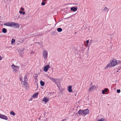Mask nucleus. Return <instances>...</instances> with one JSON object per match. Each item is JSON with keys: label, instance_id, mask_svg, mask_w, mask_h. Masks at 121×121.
<instances>
[{"label": "nucleus", "instance_id": "obj_22", "mask_svg": "<svg viewBox=\"0 0 121 121\" xmlns=\"http://www.w3.org/2000/svg\"><path fill=\"white\" fill-rule=\"evenodd\" d=\"M38 94V92H36V93H35V94H34L32 96L33 97H36L37 96Z\"/></svg>", "mask_w": 121, "mask_h": 121}, {"label": "nucleus", "instance_id": "obj_29", "mask_svg": "<svg viewBox=\"0 0 121 121\" xmlns=\"http://www.w3.org/2000/svg\"><path fill=\"white\" fill-rule=\"evenodd\" d=\"M108 90V88H105L104 90L105 92H107Z\"/></svg>", "mask_w": 121, "mask_h": 121}, {"label": "nucleus", "instance_id": "obj_14", "mask_svg": "<svg viewBox=\"0 0 121 121\" xmlns=\"http://www.w3.org/2000/svg\"><path fill=\"white\" fill-rule=\"evenodd\" d=\"M78 114L80 115V114H83V111L81 110V109L78 112Z\"/></svg>", "mask_w": 121, "mask_h": 121}, {"label": "nucleus", "instance_id": "obj_44", "mask_svg": "<svg viewBox=\"0 0 121 121\" xmlns=\"http://www.w3.org/2000/svg\"><path fill=\"white\" fill-rule=\"evenodd\" d=\"M43 1L44 2H45L46 1V0H43Z\"/></svg>", "mask_w": 121, "mask_h": 121}, {"label": "nucleus", "instance_id": "obj_16", "mask_svg": "<svg viewBox=\"0 0 121 121\" xmlns=\"http://www.w3.org/2000/svg\"><path fill=\"white\" fill-rule=\"evenodd\" d=\"M48 101V99L46 97H44L43 100V101L46 103Z\"/></svg>", "mask_w": 121, "mask_h": 121}, {"label": "nucleus", "instance_id": "obj_7", "mask_svg": "<svg viewBox=\"0 0 121 121\" xmlns=\"http://www.w3.org/2000/svg\"><path fill=\"white\" fill-rule=\"evenodd\" d=\"M95 88L96 87L95 86H93L92 87H91L89 88L88 91L91 92L92 91V90H94Z\"/></svg>", "mask_w": 121, "mask_h": 121}, {"label": "nucleus", "instance_id": "obj_25", "mask_svg": "<svg viewBox=\"0 0 121 121\" xmlns=\"http://www.w3.org/2000/svg\"><path fill=\"white\" fill-rule=\"evenodd\" d=\"M117 64H119L121 65V61L117 60Z\"/></svg>", "mask_w": 121, "mask_h": 121}, {"label": "nucleus", "instance_id": "obj_4", "mask_svg": "<svg viewBox=\"0 0 121 121\" xmlns=\"http://www.w3.org/2000/svg\"><path fill=\"white\" fill-rule=\"evenodd\" d=\"M12 68H13V71L15 73H17L18 72V70H16L15 68H17L18 69H19L18 66H15L14 64H13L12 65Z\"/></svg>", "mask_w": 121, "mask_h": 121}, {"label": "nucleus", "instance_id": "obj_21", "mask_svg": "<svg viewBox=\"0 0 121 121\" xmlns=\"http://www.w3.org/2000/svg\"><path fill=\"white\" fill-rule=\"evenodd\" d=\"M57 30L58 32H61L62 31V29L61 28H59L57 29Z\"/></svg>", "mask_w": 121, "mask_h": 121}, {"label": "nucleus", "instance_id": "obj_24", "mask_svg": "<svg viewBox=\"0 0 121 121\" xmlns=\"http://www.w3.org/2000/svg\"><path fill=\"white\" fill-rule=\"evenodd\" d=\"M105 120L104 118H102L97 121H104Z\"/></svg>", "mask_w": 121, "mask_h": 121}, {"label": "nucleus", "instance_id": "obj_46", "mask_svg": "<svg viewBox=\"0 0 121 121\" xmlns=\"http://www.w3.org/2000/svg\"><path fill=\"white\" fill-rule=\"evenodd\" d=\"M17 17V18H18L19 17H20L19 16H18Z\"/></svg>", "mask_w": 121, "mask_h": 121}, {"label": "nucleus", "instance_id": "obj_39", "mask_svg": "<svg viewBox=\"0 0 121 121\" xmlns=\"http://www.w3.org/2000/svg\"><path fill=\"white\" fill-rule=\"evenodd\" d=\"M20 81H22V78H20Z\"/></svg>", "mask_w": 121, "mask_h": 121}, {"label": "nucleus", "instance_id": "obj_20", "mask_svg": "<svg viewBox=\"0 0 121 121\" xmlns=\"http://www.w3.org/2000/svg\"><path fill=\"white\" fill-rule=\"evenodd\" d=\"M109 10V9H108L107 7H105L103 9V10L104 11H108Z\"/></svg>", "mask_w": 121, "mask_h": 121}, {"label": "nucleus", "instance_id": "obj_51", "mask_svg": "<svg viewBox=\"0 0 121 121\" xmlns=\"http://www.w3.org/2000/svg\"><path fill=\"white\" fill-rule=\"evenodd\" d=\"M90 43H91V41H90Z\"/></svg>", "mask_w": 121, "mask_h": 121}, {"label": "nucleus", "instance_id": "obj_35", "mask_svg": "<svg viewBox=\"0 0 121 121\" xmlns=\"http://www.w3.org/2000/svg\"><path fill=\"white\" fill-rule=\"evenodd\" d=\"M22 14L23 15H24L25 14V11L23 12Z\"/></svg>", "mask_w": 121, "mask_h": 121}, {"label": "nucleus", "instance_id": "obj_47", "mask_svg": "<svg viewBox=\"0 0 121 121\" xmlns=\"http://www.w3.org/2000/svg\"><path fill=\"white\" fill-rule=\"evenodd\" d=\"M76 33H77V32H75V33L74 34H76Z\"/></svg>", "mask_w": 121, "mask_h": 121}, {"label": "nucleus", "instance_id": "obj_27", "mask_svg": "<svg viewBox=\"0 0 121 121\" xmlns=\"http://www.w3.org/2000/svg\"><path fill=\"white\" fill-rule=\"evenodd\" d=\"M24 81H26L27 80V77L26 75H25L24 77Z\"/></svg>", "mask_w": 121, "mask_h": 121}, {"label": "nucleus", "instance_id": "obj_38", "mask_svg": "<svg viewBox=\"0 0 121 121\" xmlns=\"http://www.w3.org/2000/svg\"><path fill=\"white\" fill-rule=\"evenodd\" d=\"M87 43L88 44L89 43V41L88 40H86V41Z\"/></svg>", "mask_w": 121, "mask_h": 121}, {"label": "nucleus", "instance_id": "obj_13", "mask_svg": "<svg viewBox=\"0 0 121 121\" xmlns=\"http://www.w3.org/2000/svg\"><path fill=\"white\" fill-rule=\"evenodd\" d=\"M77 8L76 7H72L71 8V10L74 12L76 11L77 10Z\"/></svg>", "mask_w": 121, "mask_h": 121}, {"label": "nucleus", "instance_id": "obj_12", "mask_svg": "<svg viewBox=\"0 0 121 121\" xmlns=\"http://www.w3.org/2000/svg\"><path fill=\"white\" fill-rule=\"evenodd\" d=\"M72 86H69L68 88V91H69V92H72Z\"/></svg>", "mask_w": 121, "mask_h": 121}, {"label": "nucleus", "instance_id": "obj_36", "mask_svg": "<svg viewBox=\"0 0 121 121\" xmlns=\"http://www.w3.org/2000/svg\"><path fill=\"white\" fill-rule=\"evenodd\" d=\"M22 11H19V13H20V14H22Z\"/></svg>", "mask_w": 121, "mask_h": 121}, {"label": "nucleus", "instance_id": "obj_37", "mask_svg": "<svg viewBox=\"0 0 121 121\" xmlns=\"http://www.w3.org/2000/svg\"><path fill=\"white\" fill-rule=\"evenodd\" d=\"M35 43H37L38 44H39L40 45H41V44H40V43L39 42H35Z\"/></svg>", "mask_w": 121, "mask_h": 121}, {"label": "nucleus", "instance_id": "obj_6", "mask_svg": "<svg viewBox=\"0 0 121 121\" xmlns=\"http://www.w3.org/2000/svg\"><path fill=\"white\" fill-rule=\"evenodd\" d=\"M50 66L49 65H47L46 66H45L44 68V70L45 72H47L48 69L49 68Z\"/></svg>", "mask_w": 121, "mask_h": 121}, {"label": "nucleus", "instance_id": "obj_11", "mask_svg": "<svg viewBox=\"0 0 121 121\" xmlns=\"http://www.w3.org/2000/svg\"><path fill=\"white\" fill-rule=\"evenodd\" d=\"M1 118L6 120H7L8 119V118L6 116L3 115H2Z\"/></svg>", "mask_w": 121, "mask_h": 121}, {"label": "nucleus", "instance_id": "obj_30", "mask_svg": "<svg viewBox=\"0 0 121 121\" xmlns=\"http://www.w3.org/2000/svg\"><path fill=\"white\" fill-rule=\"evenodd\" d=\"M117 92L118 93H120L121 91L120 89H117Z\"/></svg>", "mask_w": 121, "mask_h": 121}, {"label": "nucleus", "instance_id": "obj_34", "mask_svg": "<svg viewBox=\"0 0 121 121\" xmlns=\"http://www.w3.org/2000/svg\"><path fill=\"white\" fill-rule=\"evenodd\" d=\"M21 10H22V11H23L24 10V9L22 7L21 8Z\"/></svg>", "mask_w": 121, "mask_h": 121}, {"label": "nucleus", "instance_id": "obj_8", "mask_svg": "<svg viewBox=\"0 0 121 121\" xmlns=\"http://www.w3.org/2000/svg\"><path fill=\"white\" fill-rule=\"evenodd\" d=\"M23 50L21 49L18 51L19 55L22 57V54H23Z\"/></svg>", "mask_w": 121, "mask_h": 121}, {"label": "nucleus", "instance_id": "obj_48", "mask_svg": "<svg viewBox=\"0 0 121 121\" xmlns=\"http://www.w3.org/2000/svg\"><path fill=\"white\" fill-rule=\"evenodd\" d=\"M119 72V71H117V72Z\"/></svg>", "mask_w": 121, "mask_h": 121}, {"label": "nucleus", "instance_id": "obj_43", "mask_svg": "<svg viewBox=\"0 0 121 121\" xmlns=\"http://www.w3.org/2000/svg\"><path fill=\"white\" fill-rule=\"evenodd\" d=\"M70 17H67V18H65V19H68V18H69Z\"/></svg>", "mask_w": 121, "mask_h": 121}, {"label": "nucleus", "instance_id": "obj_28", "mask_svg": "<svg viewBox=\"0 0 121 121\" xmlns=\"http://www.w3.org/2000/svg\"><path fill=\"white\" fill-rule=\"evenodd\" d=\"M26 81H24V85H25L27 86V83L26 82Z\"/></svg>", "mask_w": 121, "mask_h": 121}, {"label": "nucleus", "instance_id": "obj_1", "mask_svg": "<svg viewBox=\"0 0 121 121\" xmlns=\"http://www.w3.org/2000/svg\"><path fill=\"white\" fill-rule=\"evenodd\" d=\"M48 53L47 51L46 50H44L43 51V55L44 59L46 60L47 57Z\"/></svg>", "mask_w": 121, "mask_h": 121}, {"label": "nucleus", "instance_id": "obj_3", "mask_svg": "<svg viewBox=\"0 0 121 121\" xmlns=\"http://www.w3.org/2000/svg\"><path fill=\"white\" fill-rule=\"evenodd\" d=\"M19 27L20 26L17 23H15L14 22H12V27L19 28Z\"/></svg>", "mask_w": 121, "mask_h": 121}, {"label": "nucleus", "instance_id": "obj_32", "mask_svg": "<svg viewBox=\"0 0 121 121\" xmlns=\"http://www.w3.org/2000/svg\"><path fill=\"white\" fill-rule=\"evenodd\" d=\"M41 4L43 5H44L45 4V3L44 2H42Z\"/></svg>", "mask_w": 121, "mask_h": 121}, {"label": "nucleus", "instance_id": "obj_45", "mask_svg": "<svg viewBox=\"0 0 121 121\" xmlns=\"http://www.w3.org/2000/svg\"><path fill=\"white\" fill-rule=\"evenodd\" d=\"M2 114H0V118H1V117Z\"/></svg>", "mask_w": 121, "mask_h": 121}, {"label": "nucleus", "instance_id": "obj_31", "mask_svg": "<svg viewBox=\"0 0 121 121\" xmlns=\"http://www.w3.org/2000/svg\"><path fill=\"white\" fill-rule=\"evenodd\" d=\"M53 34L54 35H56V32L55 31H53L52 32Z\"/></svg>", "mask_w": 121, "mask_h": 121}, {"label": "nucleus", "instance_id": "obj_15", "mask_svg": "<svg viewBox=\"0 0 121 121\" xmlns=\"http://www.w3.org/2000/svg\"><path fill=\"white\" fill-rule=\"evenodd\" d=\"M111 66L110 65V63L108 64L104 68L105 69H107L108 68L111 67Z\"/></svg>", "mask_w": 121, "mask_h": 121}, {"label": "nucleus", "instance_id": "obj_18", "mask_svg": "<svg viewBox=\"0 0 121 121\" xmlns=\"http://www.w3.org/2000/svg\"><path fill=\"white\" fill-rule=\"evenodd\" d=\"M7 32V30L5 28H3L2 29V32L4 33H6Z\"/></svg>", "mask_w": 121, "mask_h": 121}, {"label": "nucleus", "instance_id": "obj_50", "mask_svg": "<svg viewBox=\"0 0 121 121\" xmlns=\"http://www.w3.org/2000/svg\"><path fill=\"white\" fill-rule=\"evenodd\" d=\"M33 52H31V53H33Z\"/></svg>", "mask_w": 121, "mask_h": 121}, {"label": "nucleus", "instance_id": "obj_40", "mask_svg": "<svg viewBox=\"0 0 121 121\" xmlns=\"http://www.w3.org/2000/svg\"><path fill=\"white\" fill-rule=\"evenodd\" d=\"M23 42H24V40H21V43H23Z\"/></svg>", "mask_w": 121, "mask_h": 121}, {"label": "nucleus", "instance_id": "obj_17", "mask_svg": "<svg viewBox=\"0 0 121 121\" xmlns=\"http://www.w3.org/2000/svg\"><path fill=\"white\" fill-rule=\"evenodd\" d=\"M55 81L56 82H55V83L58 86V83L60 81V80L58 79H56Z\"/></svg>", "mask_w": 121, "mask_h": 121}, {"label": "nucleus", "instance_id": "obj_42", "mask_svg": "<svg viewBox=\"0 0 121 121\" xmlns=\"http://www.w3.org/2000/svg\"><path fill=\"white\" fill-rule=\"evenodd\" d=\"M61 121H66L65 119H64L63 120H61Z\"/></svg>", "mask_w": 121, "mask_h": 121}, {"label": "nucleus", "instance_id": "obj_41", "mask_svg": "<svg viewBox=\"0 0 121 121\" xmlns=\"http://www.w3.org/2000/svg\"><path fill=\"white\" fill-rule=\"evenodd\" d=\"M2 57L1 56H0V60L2 59Z\"/></svg>", "mask_w": 121, "mask_h": 121}, {"label": "nucleus", "instance_id": "obj_5", "mask_svg": "<svg viewBox=\"0 0 121 121\" xmlns=\"http://www.w3.org/2000/svg\"><path fill=\"white\" fill-rule=\"evenodd\" d=\"M83 111V115L84 116H85L88 114L89 113V111L88 109H87L84 110Z\"/></svg>", "mask_w": 121, "mask_h": 121}, {"label": "nucleus", "instance_id": "obj_26", "mask_svg": "<svg viewBox=\"0 0 121 121\" xmlns=\"http://www.w3.org/2000/svg\"><path fill=\"white\" fill-rule=\"evenodd\" d=\"M15 39H12L11 40V44H12V43H15Z\"/></svg>", "mask_w": 121, "mask_h": 121}, {"label": "nucleus", "instance_id": "obj_33", "mask_svg": "<svg viewBox=\"0 0 121 121\" xmlns=\"http://www.w3.org/2000/svg\"><path fill=\"white\" fill-rule=\"evenodd\" d=\"M102 93L103 94H105V91L104 90H102Z\"/></svg>", "mask_w": 121, "mask_h": 121}, {"label": "nucleus", "instance_id": "obj_23", "mask_svg": "<svg viewBox=\"0 0 121 121\" xmlns=\"http://www.w3.org/2000/svg\"><path fill=\"white\" fill-rule=\"evenodd\" d=\"M10 114L13 116H14L15 114V113L12 111L10 112Z\"/></svg>", "mask_w": 121, "mask_h": 121}, {"label": "nucleus", "instance_id": "obj_19", "mask_svg": "<svg viewBox=\"0 0 121 121\" xmlns=\"http://www.w3.org/2000/svg\"><path fill=\"white\" fill-rule=\"evenodd\" d=\"M40 82V85L41 86H43L44 85L45 83L44 82L42 81H41Z\"/></svg>", "mask_w": 121, "mask_h": 121}, {"label": "nucleus", "instance_id": "obj_49", "mask_svg": "<svg viewBox=\"0 0 121 121\" xmlns=\"http://www.w3.org/2000/svg\"><path fill=\"white\" fill-rule=\"evenodd\" d=\"M33 52H31V53H33Z\"/></svg>", "mask_w": 121, "mask_h": 121}, {"label": "nucleus", "instance_id": "obj_9", "mask_svg": "<svg viewBox=\"0 0 121 121\" xmlns=\"http://www.w3.org/2000/svg\"><path fill=\"white\" fill-rule=\"evenodd\" d=\"M4 25L7 26L12 27V22L6 23L4 24Z\"/></svg>", "mask_w": 121, "mask_h": 121}, {"label": "nucleus", "instance_id": "obj_10", "mask_svg": "<svg viewBox=\"0 0 121 121\" xmlns=\"http://www.w3.org/2000/svg\"><path fill=\"white\" fill-rule=\"evenodd\" d=\"M47 77L50 80L54 82L55 83V82H56L55 81L56 79L51 77L49 76H48Z\"/></svg>", "mask_w": 121, "mask_h": 121}, {"label": "nucleus", "instance_id": "obj_2", "mask_svg": "<svg viewBox=\"0 0 121 121\" xmlns=\"http://www.w3.org/2000/svg\"><path fill=\"white\" fill-rule=\"evenodd\" d=\"M117 60L116 59L112 60L111 64L112 66L114 67L117 64Z\"/></svg>", "mask_w": 121, "mask_h": 121}]
</instances>
